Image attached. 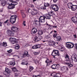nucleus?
Masks as SVG:
<instances>
[{
    "label": "nucleus",
    "instance_id": "obj_1",
    "mask_svg": "<svg viewBox=\"0 0 77 77\" xmlns=\"http://www.w3.org/2000/svg\"><path fill=\"white\" fill-rule=\"evenodd\" d=\"M29 11L30 14H31L32 15H36L37 14V13H38V11L36 10H32L31 9L29 8Z\"/></svg>",
    "mask_w": 77,
    "mask_h": 77
},
{
    "label": "nucleus",
    "instance_id": "obj_2",
    "mask_svg": "<svg viewBox=\"0 0 77 77\" xmlns=\"http://www.w3.org/2000/svg\"><path fill=\"white\" fill-rule=\"evenodd\" d=\"M52 9L54 11H57L59 10V7L55 4H53L52 5Z\"/></svg>",
    "mask_w": 77,
    "mask_h": 77
},
{
    "label": "nucleus",
    "instance_id": "obj_3",
    "mask_svg": "<svg viewBox=\"0 0 77 77\" xmlns=\"http://www.w3.org/2000/svg\"><path fill=\"white\" fill-rule=\"evenodd\" d=\"M10 1L12 2V4L15 6L17 5H18V2L20 1V0H10Z\"/></svg>",
    "mask_w": 77,
    "mask_h": 77
},
{
    "label": "nucleus",
    "instance_id": "obj_4",
    "mask_svg": "<svg viewBox=\"0 0 77 77\" xmlns=\"http://www.w3.org/2000/svg\"><path fill=\"white\" fill-rule=\"evenodd\" d=\"M52 56H56L57 55H59V53L58 51L54 50L53 53L52 54Z\"/></svg>",
    "mask_w": 77,
    "mask_h": 77
},
{
    "label": "nucleus",
    "instance_id": "obj_5",
    "mask_svg": "<svg viewBox=\"0 0 77 77\" xmlns=\"http://www.w3.org/2000/svg\"><path fill=\"white\" fill-rule=\"evenodd\" d=\"M8 8L9 9H13L15 8V6L12 4V3H11V4L9 5L8 6Z\"/></svg>",
    "mask_w": 77,
    "mask_h": 77
},
{
    "label": "nucleus",
    "instance_id": "obj_6",
    "mask_svg": "<svg viewBox=\"0 0 77 77\" xmlns=\"http://www.w3.org/2000/svg\"><path fill=\"white\" fill-rule=\"evenodd\" d=\"M41 39V36H39L38 37H35V38L34 39V41L35 42H38V41H40Z\"/></svg>",
    "mask_w": 77,
    "mask_h": 77
},
{
    "label": "nucleus",
    "instance_id": "obj_7",
    "mask_svg": "<svg viewBox=\"0 0 77 77\" xmlns=\"http://www.w3.org/2000/svg\"><path fill=\"white\" fill-rule=\"evenodd\" d=\"M66 47H67V48H72V47H74V44H70L69 43H67L66 44Z\"/></svg>",
    "mask_w": 77,
    "mask_h": 77
},
{
    "label": "nucleus",
    "instance_id": "obj_8",
    "mask_svg": "<svg viewBox=\"0 0 77 77\" xmlns=\"http://www.w3.org/2000/svg\"><path fill=\"white\" fill-rule=\"evenodd\" d=\"M72 11H75L77 10V5H73V6L71 8Z\"/></svg>",
    "mask_w": 77,
    "mask_h": 77
},
{
    "label": "nucleus",
    "instance_id": "obj_9",
    "mask_svg": "<svg viewBox=\"0 0 77 77\" xmlns=\"http://www.w3.org/2000/svg\"><path fill=\"white\" fill-rule=\"evenodd\" d=\"M8 33L10 36H13V32L11 30H8Z\"/></svg>",
    "mask_w": 77,
    "mask_h": 77
},
{
    "label": "nucleus",
    "instance_id": "obj_10",
    "mask_svg": "<svg viewBox=\"0 0 77 77\" xmlns=\"http://www.w3.org/2000/svg\"><path fill=\"white\" fill-rule=\"evenodd\" d=\"M67 5L68 8H69V9H71L73 6V4L72 3L69 2L67 4Z\"/></svg>",
    "mask_w": 77,
    "mask_h": 77
},
{
    "label": "nucleus",
    "instance_id": "obj_11",
    "mask_svg": "<svg viewBox=\"0 0 77 77\" xmlns=\"http://www.w3.org/2000/svg\"><path fill=\"white\" fill-rule=\"evenodd\" d=\"M9 64L11 65L14 66L15 65V60H12L9 62Z\"/></svg>",
    "mask_w": 77,
    "mask_h": 77
},
{
    "label": "nucleus",
    "instance_id": "obj_12",
    "mask_svg": "<svg viewBox=\"0 0 77 77\" xmlns=\"http://www.w3.org/2000/svg\"><path fill=\"white\" fill-rule=\"evenodd\" d=\"M26 56H27V57H29V55L28 54V52L27 51L25 52L24 54H23V57H26Z\"/></svg>",
    "mask_w": 77,
    "mask_h": 77
},
{
    "label": "nucleus",
    "instance_id": "obj_13",
    "mask_svg": "<svg viewBox=\"0 0 77 77\" xmlns=\"http://www.w3.org/2000/svg\"><path fill=\"white\" fill-rule=\"evenodd\" d=\"M17 30H18V28H17V27L15 26H12L11 28V30H12V31H14V32H16V31Z\"/></svg>",
    "mask_w": 77,
    "mask_h": 77
},
{
    "label": "nucleus",
    "instance_id": "obj_14",
    "mask_svg": "<svg viewBox=\"0 0 77 77\" xmlns=\"http://www.w3.org/2000/svg\"><path fill=\"white\" fill-rule=\"evenodd\" d=\"M49 45H53L54 46V45H55V44H56V43L54 42H49Z\"/></svg>",
    "mask_w": 77,
    "mask_h": 77
},
{
    "label": "nucleus",
    "instance_id": "obj_15",
    "mask_svg": "<svg viewBox=\"0 0 77 77\" xmlns=\"http://www.w3.org/2000/svg\"><path fill=\"white\" fill-rule=\"evenodd\" d=\"M20 14H21L22 17L23 18H25L26 15V14H24V11H23V10H22L20 11Z\"/></svg>",
    "mask_w": 77,
    "mask_h": 77
},
{
    "label": "nucleus",
    "instance_id": "obj_16",
    "mask_svg": "<svg viewBox=\"0 0 77 77\" xmlns=\"http://www.w3.org/2000/svg\"><path fill=\"white\" fill-rule=\"evenodd\" d=\"M45 17L46 19H50V15L49 13L45 15Z\"/></svg>",
    "mask_w": 77,
    "mask_h": 77
},
{
    "label": "nucleus",
    "instance_id": "obj_17",
    "mask_svg": "<svg viewBox=\"0 0 77 77\" xmlns=\"http://www.w3.org/2000/svg\"><path fill=\"white\" fill-rule=\"evenodd\" d=\"M17 16L16 15H13L11 16L10 20H11L12 19H14V20H16L17 19Z\"/></svg>",
    "mask_w": 77,
    "mask_h": 77
},
{
    "label": "nucleus",
    "instance_id": "obj_18",
    "mask_svg": "<svg viewBox=\"0 0 77 77\" xmlns=\"http://www.w3.org/2000/svg\"><path fill=\"white\" fill-rule=\"evenodd\" d=\"M36 32H37V29L35 28H33L32 30V33H35Z\"/></svg>",
    "mask_w": 77,
    "mask_h": 77
},
{
    "label": "nucleus",
    "instance_id": "obj_19",
    "mask_svg": "<svg viewBox=\"0 0 77 77\" xmlns=\"http://www.w3.org/2000/svg\"><path fill=\"white\" fill-rule=\"evenodd\" d=\"M44 5L46 7H49L50 6V4L48 2H44Z\"/></svg>",
    "mask_w": 77,
    "mask_h": 77
},
{
    "label": "nucleus",
    "instance_id": "obj_20",
    "mask_svg": "<svg viewBox=\"0 0 77 77\" xmlns=\"http://www.w3.org/2000/svg\"><path fill=\"white\" fill-rule=\"evenodd\" d=\"M10 39L11 40L12 42H16V39L15 38H12L11 37L10 38Z\"/></svg>",
    "mask_w": 77,
    "mask_h": 77
},
{
    "label": "nucleus",
    "instance_id": "obj_21",
    "mask_svg": "<svg viewBox=\"0 0 77 77\" xmlns=\"http://www.w3.org/2000/svg\"><path fill=\"white\" fill-rule=\"evenodd\" d=\"M41 9H43V10H45L46 9V7L44 5L42 6L41 8Z\"/></svg>",
    "mask_w": 77,
    "mask_h": 77
},
{
    "label": "nucleus",
    "instance_id": "obj_22",
    "mask_svg": "<svg viewBox=\"0 0 77 77\" xmlns=\"http://www.w3.org/2000/svg\"><path fill=\"white\" fill-rule=\"evenodd\" d=\"M5 71H6V72H7L8 73V74H10V73H11V71H10V69H5Z\"/></svg>",
    "mask_w": 77,
    "mask_h": 77
},
{
    "label": "nucleus",
    "instance_id": "obj_23",
    "mask_svg": "<svg viewBox=\"0 0 77 77\" xmlns=\"http://www.w3.org/2000/svg\"><path fill=\"white\" fill-rule=\"evenodd\" d=\"M73 60L75 62H77V56H75Z\"/></svg>",
    "mask_w": 77,
    "mask_h": 77
},
{
    "label": "nucleus",
    "instance_id": "obj_24",
    "mask_svg": "<svg viewBox=\"0 0 77 77\" xmlns=\"http://www.w3.org/2000/svg\"><path fill=\"white\" fill-rule=\"evenodd\" d=\"M10 22L12 23V24H14V23H15V21H16V20H10Z\"/></svg>",
    "mask_w": 77,
    "mask_h": 77
},
{
    "label": "nucleus",
    "instance_id": "obj_25",
    "mask_svg": "<svg viewBox=\"0 0 77 77\" xmlns=\"http://www.w3.org/2000/svg\"><path fill=\"white\" fill-rule=\"evenodd\" d=\"M39 22L38 21H37V20H35L34 22V24H35V25H37Z\"/></svg>",
    "mask_w": 77,
    "mask_h": 77
},
{
    "label": "nucleus",
    "instance_id": "obj_26",
    "mask_svg": "<svg viewBox=\"0 0 77 77\" xmlns=\"http://www.w3.org/2000/svg\"><path fill=\"white\" fill-rule=\"evenodd\" d=\"M65 63L66 64H67L68 66H70V67H71L72 66V64L67 63Z\"/></svg>",
    "mask_w": 77,
    "mask_h": 77
},
{
    "label": "nucleus",
    "instance_id": "obj_27",
    "mask_svg": "<svg viewBox=\"0 0 77 77\" xmlns=\"http://www.w3.org/2000/svg\"><path fill=\"white\" fill-rule=\"evenodd\" d=\"M45 16L43 17L42 16H41L39 18V20H45Z\"/></svg>",
    "mask_w": 77,
    "mask_h": 77
},
{
    "label": "nucleus",
    "instance_id": "obj_28",
    "mask_svg": "<svg viewBox=\"0 0 77 77\" xmlns=\"http://www.w3.org/2000/svg\"><path fill=\"white\" fill-rule=\"evenodd\" d=\"M2 45L4 47H6L7 46V43L6 42H3Z\"/></svg>",
    "mask_w": 77,
    "mask_h": 77
},
{
    "label": "nucleus",
    "instance_id": "obj_29",
    "mask_svg": "<svg viewBox=\"0 0 77 77\" xmlns=\"http://www.w3.org/2000/svg\"><path fill=\"white\" fill-rule=\"evenodd\" d=\"M15 48L16 49H19L20 48V45L18 44H16L15 46Z\"/></svg>",
    "mask_w": 77,
    "mask_h": 77
},
{
    "label": "nucleus",
    "instance_id": "obj_30",
    "mask_svg": "<svg viewBox=\"0 0 77 77\" xmlns=\"http://www.w3.org/2000/svg\"><path fill=\"white\" fill-rule=\"evenodd\" d=\"M39 35H42L43 34V31L42 30H40L38 32Z\"/></svg>",
    "mask_w": 77,
    "mask_h": 77
},
{
    "label": "nucleus",
    "instance_id": "obj_31",
    "mask_svg": "<svg viewBox=\"0 0 77 77\" xmlns=\"http://www.w3.org/2000/svg\"><path fill=\"white\" fill-rule=\"evenodd\" d=\"M52 68L53 69H56V65H54L52 66Z\"/></svg>",
    "mask_w": 77,
    "mask_h": 77
},
{
    "label": "nucleus",
    "instance_id": "obj_32",
    "mask_svg": "<svg viewBox=\"0 0 77 77\" xmlns=\"http://www.w3.org/2000/svg\"><path fill=\"white\" fill-rule=\"evenodd\" d=\"M60 75L59 73L57 74L55 76H54V77H60Z\"/></svg>",
    "mask_w": 77,
    "mask_h": 77
},
{
    "label": "nucleus",
    "instance_id": "obj_33",
    "mask_svg": "<svg viewBox=\"0 0 77 77\" xmlns=\"http://www.w3.org/2000/svg\"><path fill=\"white\" fill-rule=\"evenodd\" d=\"M45 62H46L47 63V66L48 65V64L49 65V63H50V61L49 60L47 59L45 61Z\"/></svg>",
    "mask_w": 77,
    "mask_h": 77
},
{
    "label": "nucleus",
    "instance_id": "obj_34",
    "mask_svg": "<svg viewBox=\"0 0 77 77\" xmlns=\"http://www.w3.org/2000/svg\"><path fill=\"white\" fill-rule=\"evenodd\" d=\"M57 41H60L61 40V37L60 36L57 37Z\"/></svg>",
    "mask_w": 77,
    "mask_h": 77
},
{
    "label": "nucleus",
    "instance_id": "obj_35",
    "mask_svg": "<svg viewBox=\"0 0 77 77\" xmlns=\"http://www.w3.org/2000/svg\"><path fill=\"white\" fill-rule=\"evenodd\" d=\"M71 20H77V17L74 16L72 17Z\"/></svg>",
    "mask_w": 77,
    "mask_h": 77
},
{
    "label": "nucleus",
    "instance_id": "obj_36",
    "mask_svg": "<svg viewBox=\"0 0 77 77\" xmlns=\"http://www.w3.org/2000/svg\"><path fill=\"white\" fill-rule=\"evenodd\" d=\"M49 14L50 15V16H53V15L52 11H51L50 13H49Z\"/></svg>",
    "mask_w": 77,
    "mask_h": 77
},
{
    "label": "nucleus",
    "instance_id": "obj_37",
    "mask_svg": "<svg viewBox=\"0 0 77 77\" xmlns=\"http://www.w3.org/2000/svg\"><path fill=\"white\" fill-rule=\"evenodd\" d=\"M59 49L60 51H64V48L62 47H61V48H60Z\"/></svg>",
    "mask_w": 77,
    "mask_h": 77
},
{
    "label": "nucleus",
    "instance_id": "obj_38",
    "mask_svg": "<svg viewBox=\"0 0 77 77\" xmlns=\"http://www.w3.org/2000/svg\"><path fill=\"white\" fill-rule=\"evenodd\" d=\"M29 7L30 8H34V5H29Z\"/></svg>",
    "mask_w": 77,
    "mask_h": 77
},
{
    "label": "nucleus",
    "instance_id": "obj_39",
    "mask_svg": "<svg viewBox=\"0 0 77 77\" xmlns=\"http://www.w3.org/2000/svg\"><path fill=\"white\" fill-rule=\"evenodd\" d=\"M7 51L8 52V53H11L12 51V50L10 49L8 51Z\"/></svg>",
    "mask_w": 77,
    "mask_h": 77
},
{
    "label": "nucleus",
    "instance_id": "obj_40",
    "mask_svg": "<svg viewBox=\"0 0 77 77\" xmlns=\"http://www.w3.org/2000/svg\"><path fill=\"white\" fill-rule=\"evenodd\" d=\"M72 21H73V23H77V21L75 20H72Z\"/></svg>",
    "mask_w": 77,
    "mask_h": 77
},
{
    "label": "nucleus",
    "instance_id": "obj_41",
    "mask_svg": "<svg viewBox=\"0 0 77 77\" xmlns=\"http://www.w3.org/2000/svg\"><path fill=\"white\" fill-rule=\"evenodd\" d=\"M33 67L32 66H30L29 67L30 71H32V70H33Z\"/></svg>",
    "mask_w": 77,
    "mask_h": 77
},
{
    "label": "nucleus",
    "instance_id": "obj_42",
    "mask_svg": "<svg viewBox=\"0 0 77 77\" xmlns=\"http://www.w3.org/2000/svg\"><path fill=\"white\" fill-rule=\"evenodd\" d=\"M41 47V46L39 45H36V48H39Z\"/></svg>",
    "mask_w": 77,
    "mask_h": 77
},
{
    "label": "nucleus",
    "instance_id": "obj_43",
    "mask_svg": "<svg viewBox=\"0 0 77 77\" xmlns=\"http://www.w3.org/2000/svg\"><path fill=\"white\" fill-rule=\"evenodd\" d=\"M34 55H35V56H36V55L39 54V53L38 52H35L34 53Z\"/></svg>",
    "mask_w": 77,
    "mask_h": 77
},
{
    "label": "nucleus",
    "instance_id": "obj_44",
    "mask_svg": "<svg viewBox=\"0 0 77 77\" xmlns=\"http://www.w3.org/2000/svg\"><path fill=\"white\" fill-rule=\"evenodd\" d=\"M32 48H33V49H36V45H35L34 46H33L32 47Z\"/></svg>",
    "mask_w": 77,
    "mask_h": 77
},
{
    "label": "nucleus",
    "instance_id": "obj_45",
    "mask_svg": "<svg viewBox=\"0 0 77 77\" xmlns=\"http://www.w3.org/2000/svg\"><path fill=\"white\" fill-rule=\"evenodd\" d=\"M1 5L2 6H5V5H6V3L1 2Z\"/></svg>",
    "mask_w": 77,
    "mask_h": 77
},
{
    "label": "nucleus",
    "instance_id": "obj_46",
    "mask_svg": "<svg viewBox=\"0 0 77 77\" xmlns=\"http://www.w3.org/2000/svg\"><path fill=\"white\" fill-rule=\"evenodd\" d=\"M60 67V65L59 64H57L56 65V68H58Z\"/></svg>",
    "mask_w": 77,
    "mask_h": 77
},
{
    "label": "nucleus",
    "instance_id": "obj_47",
    "mask_svg": "<svg viewBox=\"0 0 77 77\" xmlns=\"http://www.w3.org/2000/svg\"><path fill=\"white\" fill-rule=\"evenodd\" d=\"M1 3L6 4V1H5V0H3L2 2Z\"/></svg>",
    "mask_w": 77,
    "mask_h": 77
},
{
    "label": "nucleus",
    "instance_id": "obj_48",
    "mask_svg": "<svg viewBox=\"0 0 77 77\" xmlns=\"http://www.w3.org/2000/svg\"><path fill=\"white\" fill-rule=\"evenodd\" d=\"M56 36H57V34H54V35H53V37L54 38H56Z\"/></svg>",
    "mask_w": 77,
    "mask_h": 77
},
{
    "label": "nucleus",
    "instance_id": "obj_49",
    "mask_svg": "<svg viewBox=\"0 0 77 77\" xmlns=\"http://www.w3.org/2000/svg\"><path fill=\"white\" fill-rule=\"evenodd\" d=\"M58 0H53L54 3H56Z\"/></svg>",
    "mask_w": 77,
    "mask_h": 77
},
{
    "label": "nucleus",
    "instance_id": "obj_50",
    "mask_svg": "<svg viewBox=\"0 0 77 77\" xmlns=\"http://www.w3.org/2000/svg\"><path fill=\"white\" fill-rule=\"evenodd\" d=\"M15 75H16V76H18V73H15Z\"/></svg>",
    "mask_w": 77,
    "mask_h": 77
},
{
    "label": "nucleus",
    "instance_id": "obj_51",
    "mask_svg": "<svg viewBox=\"0 0 77 77\" xmlns=\"http://www.w3.org/2000/svg\"><path fill=\"white\" fill-rule=\"evenodd\" d=\"M73 36L74 37V38H77V35L75 34L73 35Z\"/></svg>",
    "mask_w": 77,
    "mask_h": 77
},
{
    "label": "nucleus",
    "instance_id": "obj_52",
    "mask_svg": "<svg viewBox=\"0 0 77 77\" xmlns=\"http://www.w3.org/2000/svg\"><path fill=\"white\" fill-rule=\"evenodd\" d=\"M67 57L68 59V58H69V57H68V55H66L65 58H67Z\"/></svg>",
    "mask_w": 77,
    "mask_h": 77
},
{
    "label": "nucleus",
    "instance_id": "obj_53",
    "mask_svg": "<svg viewBox=\"0 0 77 77\" xmlns=\"http://www.w3.org/2000/svg\"><path fill=\"white\" fill-rule=\"evenodd\" d=\"M27 11L28 12H29V8H27Z\"/></svg>",
    "mask_w": 77,
    "mask_h": 77
},
{
    "label": "nucleus",
    "instance_id": "obj_54",
    "mask_svg": "<svg viewBox=\"0 0 77 77\" xmlns=\"http://www.w3.org/2000/svg\"><path fill=\"white\" fill-rule=\"evenodd\" d=\"M8 20H7L5 21L4 22V23H8Z\"/></svg>",
    "mask_w": 77,
    "mask_h": 77
},
{
    "label": "nucleus",
    "instance_id": "obj_55",
    "mask_svg": "<svg viewBox=\"0 0 77 77\" xmlns=\"http://www.w3.org/2000/svg\"><path fill=\"white\" fill-rule=\"evenodd\" d=\"M24 65H28V63H26L24 62Z\"/></svg>",
    "mask_w": 77,
    "mask_h": 77
},
{
    "label": "nucleus",
    "instance_id": "obj_56",
    "mask_svg": "<svg viewBox=\"0 0 77 77\" xmlns=\"http://www.w3.org/2000/svg\"><path fill=\"white\" fill-rule=\"evenodd\" d=\"M13 56H17V57H18V58H20V57L18 55H14Z\"/></svg>",
    "mask_w": 77,
    "mask_h": 77
},
{
    "label": "nucleus",
    "instance_id": "obj_57",
    "mask_svg": "<svg viewBox=\"0 0 77 77\" xmlns=\"http://www.w3.org/2000/svg\"><path fill=\"white\" fill-rule=\"evenodd\" d=\"M2 22H0V27H2Z\"/></svg>",
    "mask_w": 77,
    "mask_h": 77
},
{
    "label": "nucleus",
    "instance_id": "obj_58",
    "mask_svg": "<svg viewBox=\"0 0 77 77\" xmlns=\"http://www.w3.org/2000/svg\"><path fill=\"white\" fill-rule=\"evenodd\" d=\"M75 45L76 48L77 49V44H75Z\"/></svg>",
    "mask_w": 77,
    "mask_h": 77
},
{
    "label": "nucleus",
    "instance_id": "obj_59",
    "mask_svg": "<svg viewBox=\"0 0 77 77\" xmlns=\"http://www.w3.org/2000/svg\"><path fill=\"white\" fill-rule=\"evenodd\" d=\"M29 44H26V45H25V46H26V47H27V46H29Z\"/></svg>",
    "mask_w": 77,
    "mask_h": 77
},
{
    "label": "nucleus",
    "instance_id": "obj_60",
    "mask_svg": "<svg viewBox=\"0 0 77 77\" xmlns=\"http://www.w3.org/2000/svg\"><path fill=\"white\" fill-rule=\"evenodd\" d=\"M21 64L22 65H24V62H22L21 63Z\"/></svg>",
    "mask_w": 77,
    "mask_h": 77
},
{
    "label": "nucleus",
    "instance_id": "obj_61",
    "mask_svg": "<svg viewBox=\"0 0 77 77\" xmlns=\"http://www.w3.org/2000/svg\"><path fill=\"white\" fill-rule=\"evenodd\" d=\"M23 25H24V26H26V23H23Z\"/></svg>",
    "mask_w": 77,
    "mask_h": 77
},
{
    "label": "nucleus",
    "instance_id": "obj_62",
    "mask_svg": "<svg viewBox=\"0 0 77 77\" xmlns=\"http://www.w3.org/2000/svg\"><path fill=\"white\" fill-rule=\"evenodd\" d=\"M26 23V21H23V24H25Z\"/></svg>",
    "mask_w": 77,
    "mask_h": 77
},
{
    "label": "nucleus",
    "instance_id": "obj_63",
    "mask_svg": "<svg viewBox=\"0 0 77 77\" xmlns=\"http://www.w3.org/2000/svg\"><path fill=\"white\" fill-rule=\"evenodd\" d=\"M53 27H55V28H57V26H53Z\"/></svg>",
    "mask_w": 77,
    "mask_h": 77
},
{
    "label": "nucleus",
    "instance_id": "obj_64",
    "mask_svg": "<svg viewBox=\"0 0 77 77\" xmlns=\"http://www.w3.org/2000/svg\"><path fill=\"white\" fill-rule=\"evenodd\" d=\"M37 77V76H35V75H33V77Z\"/></svg>",
    "mask_w": 77,
    "mask_h": 77
}]
</instances>
